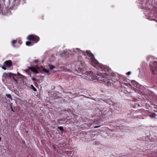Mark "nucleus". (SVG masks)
Wrapping results in <instances>:
<instances>
[{
  "mask_svg": "<svg viewBox=\"0 0 157 157\" xmlns=\"http://www.w3.org/2000/svg\"><path fill=\"white\" fill-rule=\"evenodd\" d=\"M85 66L84 62L79 61L76 62L75 66V70L81 73L80 75L82 76V78L94 82L101 81L107 83L108 86L111 85L110 81L112 78L111 75L105 72H100L96 75H93V72L91 71H86Z\"/></svg>",
  "mask_w": 157,
  "mask_h": 157,
  "instance_id": "1",
  "label": "nucleus"
},
{
  "mask_svg": "<svg viewBox=\"0 0 157 157\" xmlns=\"http://www.w3.org/2000/svg\"><path fill=\"white\" fill-rule=\"evenodd\" d=\"M75 53L81 54L83 55L86 58L89 60V62L92 65L95 67L97 69L101 71H106L107 67L99 63L98 61L95 59L94 55L90 52L86 51V52L80 50L78 48H73L71 50L67 51H64L60 55L61 57H64L67 56L68 55H72Z\"/></svg>",
  "mask_w": 157,
  "mask_h": 157,
  "instance_id": "2",
  "label": "nucleus"
},
{
  "mask_svg": "<svg viewBox=\"0 0 157 157\" xmlns=\"http://www.w3.org/2000/svg\"><path fill=\"white\" fill-rule=\"evenodd\" d=\"M4 0H0V14L9 15L11 14V12L10 10L8 9L6 6L3 5Z\"/></svg>",
  "mask_w": 157,
  "mask_h": 157,
  "instance_id": "3",
  "label": "nucleus"
},
{
  "mask_svg": "<svg viewBox=\"0 0 157 157\" xmlns=\"http://www.w3.org/2000/svg\"><path fill=\"white\" fill-rule=\"evenodd\" d=\"M19 0H8L6 2H3V5L9 7L10 9H13L18 5Z\"/></svg>",
  "mask_w": 157,
  "mask_h": 157,
  "instance_id": "4",
  "label": "nucleus"
},
{
  "mask_svg": "<svg viewBox=\"0 0 157 157\" xmlns=\"http://www.w3.org/2000/svg\"><path fill=\"white\" fill-rule=\"evenodd\" d=\"M125 84L127 86H130L136 92H139L140 91V87L141 85L135 81H132L131 84L128 83Z\"/></svg>",
  "mask_w": 157,
  "mask_h": 157,
  "instance_id": "5",
  "label": "nucleus"
},
{
  "mask_svg": "<svg viewBox=\"0 0 157 157\" xmlns=\"http://www.w3.org/2000/svg\"><path fill=\"white\" fill-rule=\"evenodd\" d=\"M27 39L32 41L33 43H37L39 41V38L35 35L32 34L28 36Z\"/></svg>",
  "mask_w": 157,
  "mask_h": 157,
  "instance_id": "6",
  "label": "nucleus"
},
{
  "mask_svg": "<svg viewBox=\"0 0 157 157\" xmlns=\"http://www.w3.org/2000/svg\"><path fill=\"white\" fill-rule=\"evenodd\" d=\"M140 1V4L141 5V9H144V13L147 16V14L146 10H147V0H138Z\"/></svg>",
  "mask_w": 157,
  "mask_h": 157,
  "instance_id": "7",
  "label": "nucleus"
},
{
  "mask_svg": "<svg viewBox=\"0 0 157 157\" xmlns=\"http://www.w3.org/2000/svg\"><path fill=\"white\" fill-rule=\"evenodd\" d=\"M151 70L154 75L157 74V61H155L150 64Z\"/></svg>",
  "mask_w": 157,
  "mask_h": 157,
  "instance_id": "8",
  "label": "nucleus"
},
{
  "mask_svg": "<svg viewBox=\"0 0 157 157\" xmlns=\"http://www.w3.org/2000/svg\"><path fill=\"white\" fill-rule=\"evenodd\" d=\"M60 121H61V123L62 124L66 123L67 124H69L71 123H75V121L72 119H67L65 118H63L61 119Z\"/></svg>",
  "mask_w": 157,
  "mask_h": 157,
  "instance_id": "9",
  "label": "nucleus"
},
{
  "mask_svg": "<svg viewBox=\"0 0 157 157\" xmlns=\"http://www.w3.org/2000/svg\"><path fill=\"white\" fill-rule=\"evenodd\" d=\"M12 65V62L11 60H8L5 62L4 63L3 66H1L2 68L6 70V67H10Z\"/></svg>",
  "mask_w": 157,
  "mask_h": 157,
  "instance_id": "10",
  "label": "nucleus"
},
{
  "mask_svg": "<svg viewBox=\"0 0 157 157\" xmlns=\"http://www.w3.org/2000/svg\"><path fill=\"white\" fill-rule=\"evenodd\" d=\"M17 75L12 73H4L3 74V76L5 78H11L17 76Z\"/></svg>",
  "mask_w": 157,
  "mask_h": 157,
  "instance_id": "11",
  "label": "nucleus"
},
{
  "mask_svg": "<svg viewBox=\"0 0 157 157\" xmlns=\"http://www.w3.org/2000/svg\"><path fill=\"white\" fill-rule=\"evenodd\" d=\"M38 67H31L30 68L31 71L36 73H38L39 71L38 70Z\"/></svg>",
  "mask_w": 157,
  "mask_h": 157,
  "instance_id": "12",
  "label": "nucleus"
},
{
  "mask_svg": "<svg viewBox=\"0 0 157 157\" xmlns=\"http://www.w3.org/2000/svg\"><path fill=\"white\" fill-rule=\"evenodd\" d=\"M33 43L31 41H27L26 42V44L28 46H31L33 45Z\"/></svg>",
  "mask_w": 157,
  "mask_h": 157,
  "instance_id": "13",
  "label": "nucleus"
},
{
  "mask_svg": "<svg viewBox=\"0 0 157 157\" xmlns=\"http://www.w3.org/2000/svg\"><path fill=\"white\" fill-rule=\"evenodd\" d=\"M156 115L154 113H153L149 115V116L151 118H154L155 117Z\"/></svg>",
  "mask_w": 157,
  "mask_h": 157,
  "instance_id": "14",
  "label": "nucleus"
},
{
  "mask_svg": "<svg viewBox=\"0 0 157 157\" xmlns=\"http://www.w3.org/2000/svg\"><path fill=\"white\" fill-rule=\"evenodd\" d=\"M49 68L50 70H52L55 68V67L52 65H49Z\"/></svg>",
  "mask_w": 157,
  "mask_h": 157,
  "instance_id": "15",
  "label": "nucleus"
},
{
  "mask_svg": "<svg viewBox=\"0 0 157 157\" xmlns=\"http://www.w3.org/2000/svg\"><path fill=\"white\" fill-rule=\"evenodd\" d=\"M6 96L8 98H9L10 99H12V97H11V95L10 94H6Z\"/></svg>",
  "mask_w": 157,
  "mask_h": 157,
  "instance_id": "16",
  "label": "nucleus"
},
{
  "mask_svg": "<svg viewBox=\"0 0 157 157\" xmlns=\"http://www.w3.org/2000/svg\"><path fill=\"white\" fill-rule=\"evenodd\" d=\"M58 128L60 130L61 132H63V127H62V126L58 127Z\"/></svg>",
  "mask_w": 157,
  "mask_h": 157,
  "instance_id": "17",
  "label": "nucleus"
},
{
  "mask_svg": "<svg viewBox=\"0 0 157 157\" xmlns=\"http://www.w3.org/2000/svg\"><path fill=\"white\" fill-rule=\"evenodd\" d=\"M31 89H32L33 91H36V88H35L33 85H31Z\"/></svg>",
  "mask_w": 157,
  "mask_h": 157,
  "instance_id": "18",
  "label": "nucleus"
},
{
  "mask_svg": "<svg viewBox=\"0 0 157 157\" xmlns=\"http://www.w3.org/2000/svg\"><path fill=\"white\" fill-rule=\"evenodd\" d=\"M43 71L44 72H45L47 73H48L49 71V70H47V69H44V68L43 69Z\"/></svg>",
  "mask_w": 157,
  "mask_h": 157,
  "instance_id": "19",
  "label": "nucleus"
},
{
  "mask_svg": "<svg viewBox=\"0 0 157 157\" xmlns=\"http://www.w3.org/2000/svg\"><path fill=\"white\" fill-rule=\"evenodd\" d=\"M16 41H17V40H12V44L13 46H14V44L16 43Z\"/></svg>",
  "mask_w": 157,
  "mask_h": 157,
  "instance_id": "20",
  "label": "nucleus"
},
{
  "mask_svg": "<svg viewBox=\"0 0 157 157\" xmlns=\"http://www.w3.org/2000/svg\"><path fill=\"white\" fill-rule=\"evenodd\" d=\"M17 75L19 76L20 77H21V76H23L22 75L20 74L19 72L17 73Z\"/></svg>",
  "mask_w": 157,
  "mask_h": 157,
  "instance_id": "21",
  "label": "nucleus"
},
{
  "mask_svg": "<svg viewBox=\"0 0 157 157\" xmlns=\"http://www.w3.org/2000/svg\"><path fill=\"white\" fill-rule=\"evenodd\" d=\"M14 78H13V80L16 82V83H17L18 82H17V80L15 79V78H14Z\"/></svg>",
  "mask_w": 157,
  "mask_h": 157,
  "instance_id": "22",
  "label": "nucleus"
},
{
  "mask_svg": "<svg viewBox=\"0 0 157 157\" xmlns=\"http://www.w3.org/2000/svg\"><path fill=\"white\" fill-rule=\"evenodd\" d=\"M18 43L20 44H21L22 43V41L21 40H18Z\"/></svg>",
  "mask_w": 157,
  "mask_h": 157,
  "instance_id": "23",
  "label": "nucleus"
},
{
  "mask_svg": "<svg viewBox=\"0 0 157 157\" xmlns=\"http://www.w3.org/2000/svg\"><path fill=\"white\" fill-rule=\"evenodd\" d=\"M100 126V125H99V126H94V128H97L99 127Z\"/></svg>",
  "mask_w": 157,
  "mask_h": 157,
  "instance_id": "24",
  "label": "nucleus"
},
{
  "mask_svg": "<svg viewBox=\"0 0 157 157\" xmlns=\"http://www.w3.org/2000/svg\"><path fill=\"white\" fill-rule=\"evenodd\" d=\"M38 62H39V60H37V59L35 60L34 61V62H35L36 63H38Z\"/></svg>",
  "mask_w": 157,
  "mask_h": 157,
  "instance_id": "25",
  "label": "nucleus"
},
{
  "mask_svg": "<svg viewBox=\"0 0 157 157\" xmlns=\"http://www.w3.org/2000/svg\"><path fill=\"white\" fill-rule=\"evenodd\" d=\"M131 74V72L130 71L128 72L127 73V75H129Z\"/></svg>",
  "mask_w": 157,
  "mask_h": 157,
  "instance_id": "26",
  "label": "nucleus"
},
{
  "mask_svg": "<svg viewBox=\"0 0 157 157\" xmlns=\"http://www.w3.org/2000/svg\"><path fill=\"white\" fill-rule=\"evenodd\" d=\"M11 110H12V112H14V111L13 110V108H12V107H11Z\"/></svg>",
  "mask_w": 157,
  "mask_h": 157,
  "instance_id": "27",
  "label": "nucleus"
},
{
  "mask_svg": "<svg viewBox=\"0 0 157 157\" xmlns=\"http://www.w3.org/2000/svg\"><path fill=\"white\" fill-rule=\"evenodd\" d=\"M81 57V56H79V58H80V59Z\"/></svg>",
  "mask_w": 157,
  "mask_h": 157,
  "instance_id": "28",
  "label": "nucleus"
},
{
  "mask_svg": "<svg viewBox=\"0 0 157 157\" xmlns=\"http://www.w3.org/2000/svg\"><path fill=\"white\" fill-rule=\"evenodd\" d=\"M67 111V112H69V111Z\"/></svg>",
  "mask_w": 157,
  "mask_h": 157,
  "instance_id": "29",
  "label": "nucleus"
}]
</instances>
